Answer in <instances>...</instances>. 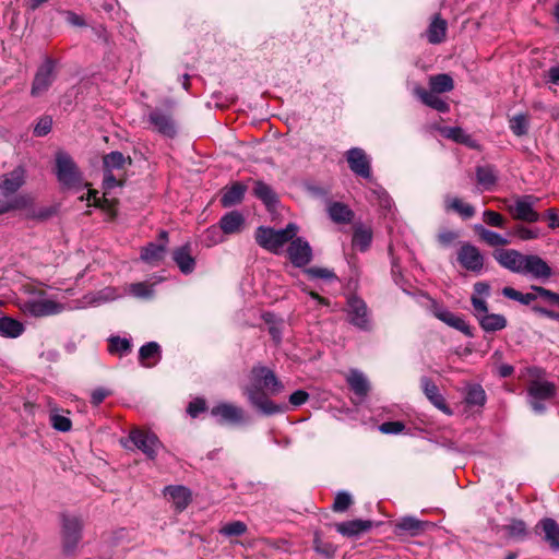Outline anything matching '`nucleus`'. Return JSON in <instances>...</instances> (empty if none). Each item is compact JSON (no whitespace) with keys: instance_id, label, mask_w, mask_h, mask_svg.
<instances>
[{"instance_id":"12","label":"nucleus","mask_w":559,"mask_h":559,"mask_svg":"<svg viewBox=\"0 0 559 559\" xmlns=\"http://www.w3.org/2000/svg\"><path fill=\"white\" fill-rule=\"evenodd\" d=\"M147 121L155 131L164 136L174 138L177 134L176 122L168 111L155 108L148 112Z\"/></svg>"},{"instance_id":"51","label":"nucleus","mask_w":559,"mask_h":559,"mask_svg":"<svg viewBox=\"0 0 559 559\" xmlns=\"http://www.w3.org/2000/svg\"><path fill=\"white\" fill-rule=\"evenodd\" d=\"M484 222L492 227H503L506 224V218L498 212L486 210L483 213Z\"/></svg>"},{"instance_id":"63","label":"nucleus","mask_w":559,"mask_h":559,"mask_svg":"<svg viewBox=\"0 0 559 559\" xmlns=\"http://www.w3.org/2000/svg\"><path fill=\"white\" fill-rule=\"evenodd\" d=\"M474 290H475V296L479 297V296H488L489 295V290H490V287L487 283L485 282H478L474 285Z\"/></svg>"},{"instance_id":"55","label":"nucleus","mask_w":559,"mask_h":559,"mask_svg":"<svg viewBox=\"0 0 559 559\" xmlns=\"http://www.w3.org/2000/svg\"><path fill=\"white\" fill-rule=\"evenodd\" d=\"M405 428L401 421H386L380 425L379 430L385 435H397Z\"/></svg>"},{"instance_id":"36","label":"nucleus","mask_w":559,"mask_h":559,"mask_svg":"<svg viewBox=\"0 0 559 559\" xmlns=\"http://www.w3.org/2000/svg\"><path fill=\"white\" fill-rule=\"evenodd\" d=\"M24 332V325L10 317L0 318V335L3 337L15 338Z\"/></svg>"},{"instance_id":"26","label":"nucleus","mask_w":559,"mask_h":559,"mask_svg":"<svg viewBox=\"0 0 559 559\" xmlns=\"http://www.w3.org/2000/svg\"><path fill=\"white\" fill-rule=\"evenodd\" d=\"M247 192L246 185L241 182H235L230 187H226L223 190L221 203L224 207H230L239 204Z\"/></svg>"},{"instance_id":"21","label":"nucleus","mask_w":559,"mask_h":559,"mask_svg":"<svg viewBox=\"0 0 559 559\" xmlns=\"http://www.w3.org/2000/svg\"><path fill=\"white\" fill-rule=\"evenodd\" d=\"M372 527V522L368 520H352L335 525L336 531L346 537H357Z\"/></svg>"},{"instance_id":"41","label":"nucleus","mask_w":559,"mask_h":559,"mask_svg":"<svg viewBox=\"0 0 559 559\" xmlns=\"http://www.w3.org/2000/svg\"><path fill=\"white\" fill-rule=\"evenodd\" d=\"M528 117L525 114H519L509 119V127L516 136L525 135L528 131Z\"/></svg>"},{"instance_id":"37","label":"nucleus","mask_w":559,"mask_h":559,"mask_svg":"<svg viewBox=\"0 0 559 559\" xmlns=\"http://www.w3.org/2000/svg\"><path fill=\"white\" fill-rule=\"evenodd\" d=\"M440 131L444 138L450 139L456 143L465 144L469 147L476 146L475 141L472 139V136L460 127H445L442 128Z\"/></svg>"},{"instance_id":"2","label":"nucleus","mask_w":559,"mask_h":559,"mask_svg":"<svg viewBox=\"0 0 559 559\" xmlns=\"http://www.w3.org/2000/svg\"><path fill=\"white\" fill-rule=\"evenodd\" d=\"M495 260L504 269L534 278L547 280L552 272L545 260L536 254H523L515 249H497Z\"/></svg>"},{"instance_id":"58","label":"nucleus","mask_w":559,"mask_h":559,"mask_svg":"<svg viewBox=\"0 0 559 559\" xmlns=\"http://www.w3.org/2000/svg\"><path fill=\"white\" fill-rule=\"evenodd\" d=\"M121 186V181L116 179V177L112 175V171H105L104 180H103V187L105 189L104 195L108 194V191Z\"/></svg>"},{"instance_id":"49","label":"nucleus","mask_w":559,"mask_h":559,"mask_svg":"<svg viewBox=\"0 0 559 559\" xmlns=\"http://www.w3.org/2000/svg\"><path fill=\"white\" fill-rule=\"evenodd\" d=\"M50 424L56 430L61 432H67L72 427L70 418L58 413L50 414Z\"/></svg>"},{"instance_id":"22","label":"nucleus","mask_w":559,"mask_h":559,"mask_svg":"<svg viewBox=\"0 0 559 559\" xmlns=\"http://www.w3.org/2000/svg\"><path fill=\"white\" fill-rule=\"evenodd\" d=\"M421 389L427 399L440 411L445 414H450V409L445 404L443 396L439 393L438 386L428 377L420 379Z\"/></svg>"},{"instance_id":"32","label":"nucleus","mask_w":559,"mask_h":559,"mask_svg":"<svg viewBox=\"0 0 559 559\" xmlns=\"http://www.w3.org/2000/svg\"><path fill=\"white\" fill-rule=\"evenodd\" d=\"M166 246L164 243L151 242L142 249L141 259L152 265H157L165 255Z\"/></svg>"},{"instance_id":"19","label":"nucleus","mask_w":559,"mask_h":559,"mask_svg":"<svg viewBox=\"0 0 559 559\" xmlns=\"http://www.w3.org/2000/svg\"><path fill=\"white\" fill-rule=\"evenodd\" d=\"M173 260L182 274H191L195 269V259L190 243L177 247L173 251Z\"/></svg>"},{"instance_id":"6","label":"nucleus","mask_w":559,"mask_h":559,"mask_svg":"<svg viewBox=\"0 0 559 559\" xmlns=\"http://www.w3.org/2000/svg\"><path fill=\"white\" fill-rule=\"evenodd\" d=\"M56 169L59 182L67 188H79L83 185L81 173L71 158L64 152L56 155Z\"/></svg>"},{"instance_id":"4","label":"nucleus","mask_w":559,"mask_h":559,"mask_svg":"<svg viewBox=\"0 0 559 559\" xmlns=\"http://www.w3.org/2000/svg\"><path fill=\"white\" fill-rule=\"evenodd\" d=\"M471 302L473 306V313L485 332L493 333L501 331L507 326V318L500 313H490L485 299L472 296Z\"/></svg>"},{"instance_id":"1","label":"nucleus","mask_w":559,"mask_h":559,"mask_svg":"<svg viewBox=\"0 0 559 559\" xmlns=\"http://www.w3.org/2000/svg\"><path fill=\"white\" fill-rule=\"evenodd\" d=\"M284 390V384L267 367L254 366L250 373V384L243 389L249 403L263 415L271 416L284 413L286 405L274 403L267 394L277 395Z\"/></svg>"},{"instance_id":"56","label":"nucleus","mask_w":559,"mask_h":559,"mask_svg":"<svg viewBox=\"0 0 559 559\" xmlns=\"http://www.w3.org/2000/svg\"><path fill=\"white\" fill-rule=\"evenodd\" d=\"M531 288H532V290H534L535 293H537V297L539 296V297H542V298H544V299L548 300V301H549V302H551V304H557V305H559V294L554 293V292H551V290H549V289H546V288H544V287H542V286H535V285H533Z\"/></svg>"},{"instance_id":"59","label":"nucleus","mask_w":559,"mask_h":559,"mask_svg":"<svg viewBox=\"0 0 559 559\" xmlns=\"http://www.w3.org/2000/svg\"><path fill=\"white\" fill-rule=\"evenodd\" d=\"M110 394V391L105 388H97L91 394V403L98 406Z\"/></svg>"},{"instance_id":"53","label":"nucleus","mask_w":559,"mask_h":559,"mask_svg":"<svg viewBox=\"0 0 559 559\" xmlns=\"http://www.w3.org/2000/svg\"><path fill=\"white\" fill-rule=\"evenodd\" d=\"M312 278H323V280H334L336 278L335 274L324 267H310L305 271Z\"/></svg>"},{"instance_id":"7","label":"nucleus","mask_w":559,"mask_h":559,"mask_svg":"<svg viewBox=\"0 0 559 559\" xmlns=\"http://www.w3.org/2000/svg\"><path fill=\"white\" fill-rule=\"evenodd\" d=\"M556 392L555 383L547 380H533L527 388L528 404L535 413L542 414L546 409L543 401H550L555 397Z\"/></svg>"},{"instance_id":"27","label":"nucleus","mask_w":559,"mask_h":559,"mask_svg":"<svg viewBox=\"0 0 559 559\" xmlns=\"http://www.w3.org/2000/svg\"><path fill=\"white\" fill-rule=\"evenodd\" d=\"M140 364L150 368L160 360V346L156 342H148L139 350Z\"/></svg>"},{"instance_id":"20","label":"nucleus","mask_w":559,"mask_h":559,"mask_svg":"<svg viewBox=\"0 0 559 559\" xmlns=\"http://www.w3.org/2000/svg\"><path fill=\"white\" fill-rule=\"evenodd\" d=\"M24 179V169L22 167H17L11 173L0 176V190L5 195L12 194L23 186Z\"/></svg>"},{"instance_id":"28","label":"nucleus","mask_w":559,"mask_h":559,"mask_svg":"<svg viewBox=\"0 0 559 559\" xmlns=\"http://www.w3.org/2000/svg\"><path fill=\"white\" fill-rule=\"evenodd\" d=\"M253 194L270 210L274 209L278 202L277 195L273 188L261 180L254 182Z\"/></svg>"},{"instance_id":"44","label":"nucleus","mask_w":559,"mask_h":559,"mask_svg":"<svg viewBox=\"0 0 559 559\" xmlns=\"http://www.w3.org/2000/svg\"><path fill=\"white\" fill-rule=\"evenodd\" d=\"M465 401L468 405L483 406L486 402V393L480 385H471L467 390Z\"/></svg>"},{"instance_id":"8","label":"nucleus","mask_w":559,"mask_h":559,"mask_svg":"<svg viewBox=\"0 0 559 559\" xmlns=\"http://www.w3.org/2000/svg\"><path fill=\"white\" fill-rule=\"evenodd\" d=\"M346 316L348 322L355 328L368 331L371 328V320L366 302L357 297L349 296L346 302Z\"/></svg>"},{"instance_id":"60","label":"nucleus","mask_w":559,"mask_h":559,"mask_svg":"<svg viewBox=\"0 0 559 559\" xmlns=\"http://www.w3.org/2000/svg\"><path fill=\"white\" fill-rule=\"evenodd\" d=\"M308 399H309V394L306 391L297 390L290 394L289 403L296 407V406H300L304 403H306Z\"/></svg>"},{"instance_id":"3","label":"nucleus","mask_w":559,"mask_h":559,"mask_svg":"<svg viewBox=\"0 0 559 559\" xmlns=\"http://www.w3.org/2000/svg\"><path fill=\"white\" fill-rule=\"evenodd\" d=\"M298 230L299 227L295 223H289L283 229L261 226L255 231V240L263 249L280 254L284 246L296 237Z\"/></svg>"},{"instance_id":"54","label":"nucleus","mask_w":559,"mask_h":559,"mask_svg":"<svg viewBox=\"0 0 559 559\" xmlns=\"http://www.w3.org/2000/svg\"><path fill=\"white\" fill-rule=\"evenodd\" d=\"M508 533L512 537H523L526 535V525L521 520H514L512 521L508 527Z\"/></svg>"},{"instance_id":"39","label":"nucleus","mask_w":559,"mask_h":559,"mask_svg":"<svg viewBox=\"0 0 559 559\" xmlns=\"http://www.w3.org/2000/svg\"><path fill=\"white\" fill-rule=\"evenodd\" d=\"M372 240L371 229L365 227L362 225H358L355 227L353 235V247L359 249L360 251H365L369 248Z\"/></svg>"},{"instance_id":"23","label":"nucleus","mask_w":559,"mask_h":559,"mask_svg":"<svg viewBox=\"0 0 559 559\" xmlns=\"http://www.w3.org/2000/svg\"><path fill=\"white\" fill-rule=\"evenodd\" d=\"M394 532L396 534H408L411 536H417L421 532L426 530L427 526H429L428 522L420 521L414 516H404L401 518L395 523Z\"/></svg>"},{"instance_id":"9","label":"nucleus","mask_w":559,"mask_h":559,"mask_svg":"<svg viewBox=\"0 0 559 559\" xmlns=\"http://www.w3.org/2000/svg\"><path fill=\"white\" fill-rule=\"evenodd\" d=\"M55 68V60L47 58L37 69L31 88V95L33 97L44 95L52 85L56 78Z\"/></svg>"},{"instance_id":"45","label":"nucleus","mask_w":559,"mask_h":559,"mask_svg":"<svg viewBox=\"0 0 559 559\" xmlns=\"http://www.w3.org/2000/svg\"><path fill=\"white\" fill-rule=\"evenodd\" d=\"M476 177L478 183L485 189H489L493 186L497 179L495 170L489 166L478 167L476 170Z\"/></svg>"},{"instance_id":"35","label":"nucleus","mask_w":559,"mask_h":559,"mask_svg":"<svg viewBox=\"0 0 559 559\" xmlns=\"http://www.w3.org/2000/svg\"><path fill=\"white\" fill-rule=\"evenodd\" d=\"M347 382L355 394L360 397H365L367 395L369 391V382L362 372L352 370L347 376Z\"/></svg>"},{"instance_id":"42","label":"nucleus","mask_w":559,"mask_h":559,"mask_svg":"<svg viewBox=\"0 0 559 559\" xmlns=\"http://www.w3.org/2000/svg\"><path fill=\"white\" fill-rule=\"evenodd\" d=\"M127 158L122 153L118 151L110 152L109 154L104 156V169L105 171H114L116 169H122Z\"/></svg>"},{"instance_id":"46","label":"nucleus","mask_w":559,"mask_h":559,"mask_svg":"<svg viewBox=\"0 0 559 559\" xmlns=\"http://www.w3.org/2000/svg\"><path fill=\"white\" fill-rule=\"evenodd\" d=\"M131 348V343L128 338L111 336L109 338V352L112 354H127Z\"/></svg>"},{"instance_id":"16","label":"nucleus","mask_w":559,"mask_h":559,"mask_svg":"<svg viewBox=\"0 0 559 559\" xmlns=\"http://www.w3.org/2000/svg\"><path fill=\"white\" fill-rule=\"evenodd\" d=\"M211 415L221 424L239 425L245 421V412L231 403L221 402L211 409Z\"/></svg>"},{"instance_id":"61","label":"nucleus","mask_w":559,"mask_h":559,"mask_svg":"<svg viewBox=\"0 0 559 559\" xmlns=\"http://www.w3.org/2000/svg\"><path fill=\"white\" fill-rule=\"evenodd\" d=\"M24 205L22 198L15 199L13 202L0 204V214L7 213L14 209H20Z\"/></svg>"},{"instance_id":"38","label":"nucleus","mask_w":559,"mask_h":559,"mask_svg":"<svg viewBox=\"0 0 559 559\" xmlns=\"http://www.w3.org/2000/svg\"><path fill=\"white\" fill-rule=\"evenodd\" d=\"M329 216L335 223H349L354 216L353 211L340 202L332 203L329 209Z\"/></svg>"},{"instance_id":"13","label":"nucleus","mask_w":559,"mask_h":559,"mask_svg":"<svg viewBox=\"0 0 559 559\" xmlns=\"http://www.w3.org/2000/svg\"><path fill=\"white\" fill-rule=\"evenodd\" d=\"M457 261L465 270L476 274L484 267V254L476 246L468 242L463 243L459 249Z\"/></svg>"},{"instance_id":"43","label":"nucleus","mask_w":559,"mask_h":559,"mask_svg":"<svg viewBox=\"0 0 559 559\" xmlns=\"http://www.w3.org/2000/svg\"><path fill=\"white\" fill-rule=\"evenodd\" d=\"M153 284L146 282L133 283L128 286V293L141 299H148L153 296Z\"/></svg>"},{"instance_id":"11","label":"nucleus","mask_w":559,"mask_h":559,"mask_svg":"<svg viewBox=\"0 0 559 559\" xmlns=\"http://www.w3.org/2000/svg\"><path fill=\"white\" fill-rule=\"evenodd\" d=\"M538 201L533 195H523L515 200L514 204L509 206V212L515 219L536 223L540 219L539 214L534 210L535 203Z\"/></svg>"},{"instance_id":"33","label":"nucleus","mask_w":559,"mask_h":559,"mask_svg":"<svg viewBox=\"0 0 559 559\" xmlns=\"http://www.w3.org/2000/svg\"><path fill=\"white\" fill-rule=\"evenodd\" d=\"M445 211H454L464 219L471 218L475 215V209L468 203H464L459 198L445 197L444 199Z\"/></svg>"},{"instance_id":"10","label":"nucleus","mask_w":559,"mask_h":559,"mask_svg":"<svg viewBox=\"0 0 559 559\" xmlns=\"http://www.w3.org/2000/svg\"><path fill=\"white\" fill-rule=\"evenodd\" d=\"M129 440L150 460H154L162 448L160 441L154 433L140 429L132 430L129 435Z\"/></svg>"},{"instance_id":"15","label":"nucleus","mask_w":559,"mask_h":559,"mask_svg":"<svg viewBox=\"0 0 559 559\" xmlns=\"http://www.w3.org/2000/svg\"><path fill=\"white\" fill-rule=\"evenodd\" d=\"M346 160L350 170L365 179L371 178V162L366 152L360 147H353L346 152Z\"/></svg>"},{"instance_id":"47","label":"nucleus","mask_w":559,"mask_h":559,"mask_svg":"<svg viewBox=\"0 0 559 559\" xmlns=\"http://www.w3.org/2000/svg\"><path fill=\"white\" fill-rule=\"evenodd\" d=\"M247 532V525L241 521L230 522L224 525L219 533L224 536H240Z\"/></svg>"},{"instance_id":"57","label":"nucleus","mask_w":559,"mask_h":559,"mask_svg":"<svg viewBox=\"0 0 559 559\" xmlns=\"http://www.w3.org/2000/svg\"><path fill=\"white\" fill-rule=\"evenodd\" d=\"M206 408V403L203 399H194L191 401L187 407V413L195 418L200 413L204 412Z\"/></svg>"},{"instance_id":"14","label":"nucleus","mask_w":559,"mask_h":559,"mask_svg":"<svg viewBox=\"0 0 559 559\" xmlns=\"http://www.w3.org/2000/svg\"><path fill=\"white\" fill-rule=\"evenodd\" d=\"M289 241L287 255L293 265L302 267L309 264L312 260V249L309 242L300 237H295Z\"/></svg>"},{"instance_id":"50","label":"nucleus","mask_w":559,"mask_h":559,"mask_svg":"<svg viewBox=\"0 0 559 559\" xmlns=\"http://www.w3.org/2000/svg\"><path fill=\"white\" fill-rule=\"evenodd\" d=\"M513 235L519 237L521 240H532L537 239L540 236V229L519 225L514 228Z\"/></svg>"},{"instance_id":"40","label":"nucleus","mask_w":559,"mask_h":559,"mask_svg":"<svg viewBox=\"0 0 559 559\" xmlns=\"http://www.w3.org/2000/svg\"><path fill=\"white\" fill-rule=\"evenodd\" d=\"M431 92L445 93L453 90V80L449 74L442 73L432 75L429 80Z\"/></svg>"},{"instance_id":"62","label":"nucleus","mask_w":559,"mask_h":559,"mask_svg":"<svg viewBox=\"0 0 559 559\" xmlns=\"http://www.w3.org/2000/svg\"><path fill=\"white\" fill-rule=\"evenodd\" d=\"M438 238L442 245L448 246L457 238V234L452 230H444L439 234Z\"/></svg>"},{"instance_id":"18","label":"nucleus","mask_w":559,"mask_h":559,"mask_svg":"<svg viewBox=\"0 0 559 559\" xmlns=\"http://www.w3.org/2000/svg\"><path fill=\"white\" fill-rule=\"evenodd\" d=\"M433 314L436 318H438L440 321L444 322L449 326L462 332L464 335L472 337L474 335L473 329L471 325L466 322V320L461 317L456 316L453 312L444 309V308H437L433 310Z\"/></svg>"},{"instance_id":"25","label":"nucleus","mask_w":559,"mask_h":559,"mask_svg":"<svg viewBox=\"0 0 559 559\" xmlns=\"http://www.w3.org/2000/svg\"><path fill=\"white\" fill-rule=\"evenodd\" d=\"M164 493L170 498L177 511L185 510L191 501V492L185 486H167Z\"/></svg>"},{"instance_id":"29","label":"nucleus","mask_w":559,"mask_h":559,"mask_svg":"<svg viewBox=\"0 0 559 559\" xmlns=\"http://www.w3.org/2000/svg\"><path fill=\"white\" fill-rule=\"evenodd\" d=\"M414 92L425 105H427L440 112L449 111V109H450L449 104L445 103L443 99H441L438 95H436L435 92H428L420 86H417L414 90Z\"/></svg>"},{"instance_id":"31","label":"nucleus","mask_w":559,"mask_h":559,"mask_svg":"<svg viewBox=\"0 0 559 559\" xmlns=\"http://www.w3.org/2000/svg\"><path fill=\"white\" fill-rule=\"evenodd\" d=\"M447 21L436 15L427 29V37L430 44H440L447 35Z\"/></svg>"},{"instance_id":"48","label":"nucleus","mask_w":559,"mask_h":559,"mask_svg":"<svg viewBox=\"0 0 559 559\" xmlns=\"http://www.w3.org/2000/svg\"><path fill=\"white\" fill-rule=\"evenodd\" d=\"M353 503L352 496L346 491H340L336 493L333 502V511L345 512Z\"/></svg>"},{"instance_id":"64","label":"nucleus","mask_w":559,"mask_h":559,"mask_svg":"<svg viewBox=\"0 0 559 559\" xmlns=\"http://www.w3.org/2000/svg\"><path fill=\"white\" fill-rule=\"evenodd\" d=\"M547 217L549 218V227L556 228L559 227V216L557 214L556 209H549L547 211Z\"/></svg>"},{"instance_id":"34","label":"nucleus","mask_w":559,"mask_h":559,"mask_svg":"<svg viewBox=\"0 0 559 559\" xmlns=\"http://www.w3.org/2000/svg\"><path fill=\"white\" fill-rule=\"evenodd\" d=\"M475 231L490 247H502L510 243L509 239L496 231L485 228L483 225H475Z\"/></svg>"},{"instance_id":"30","label":"nucleus","mask_w":559,"mask_h":559,"mask_svg":"<svg viewBox=\"0 0 559 559\" xmlns=\"http://www.w3.org/2000/svg\"><path fill=\"white\" fill-rule=\"evenodd\" d=\"M245 224V218L241 213L231 211L225 214L221 221L219 226L225 234L239 233Z\"/></svg>"},{"instance_id":"24","label":"nucleus","mask_w":559,"mask_h":559,"mask_svg":"<svg viewBox=\"0 0 559 559\" xmlns=\"http://www.w3.org/2000/svg\"><path fill=\"white\" fill-rule=\"evenodd\" d=\"M544 533V540L554 550H559V523L554 519H542L536 525Z\"/></svg>"},{"instance_id":"52","label":"nucleus","mask_w":559,"mask_h":559,"mask_svg":"<svg viewBox=\"0 0 559 559\" xmlns=\"http://www.w3.org/2000/svg\"><path fill=\"white\" fill-rule=\"evenodd\" d=\"M51 127L52 118L50 116H43L34 127V134L36 136H45L51 131Z\"/></svg>"},{"instance_id":"17","label":"nucleus","mask_w":559,"mask_h":559,"mask_svg":"<svg viewBox=\"0 0 559 559\" xmlns=\"http://www.w3.org/2000/svg\"><path fill=\"white\" fill-rule=\"evenodd\" d=\"M62 306L51 299H33L23 306V311L34 317H45L61 312Z\"/></svg>"},{"instance_id":"5","label":"nucleus","mask_w":559,"mask_h":559,"mask_svg":"<svg viewBox=\"0 0 559 559\" xmlns=\"http://www.w3.org/2000/svg\"><path fill=\"white\" fill-rule=\"evenodd\" d=\"M83 522L74 515H63L61 524V545L66 555H73L82 538Z\"/></svg>"}]
</instances>
